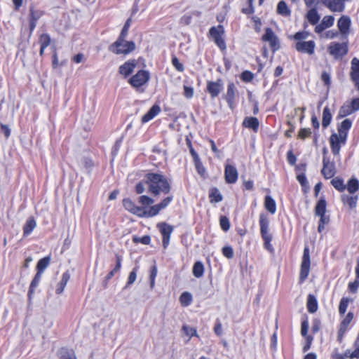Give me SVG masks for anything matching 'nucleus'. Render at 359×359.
<instances>
[{
	"label": "nucleus",
	"instance_id": "f257e3e1",
	"mask_svg": "<svg viewBox=\"0 0 359 359\" xmlns=\"http://www.w3.org/2000/svg\"><path fill=\"white\" fill-rule=\"evenodd\" d=\"M145 184L149 186V191L153 195L167 194L170 192V182L163 175L160 173H148L145 176Z\"/></svg>",
	"mask_w": 359,
	"mask_h": 359
},
{
	"label": "nucleus",
	"instance_id": "f03ea898",
	"mask_svg": "<svg viewBox=\"0 0 359 359\" xmlns=\"http://www.w3.org/2000/svg\"><path fill=\"white\" fill-rule=\"evenodd\" d=\"M124 37L118 39L109 46V50L116 55H127L135 50V44L133 41H128Z\"/></svg>",
	"mask_w": 359,
	"mask_h": 359
},
{
	"label": "nucleus",
	"instance_id": "7ed1b4c3",
	"mask_svg": "<svg viewBox=\"0 0 359 359\" xmlns=\"http://www.w3.org/2000/svg\"><path fill=\"white\" fill-rule=\"evenodd\" d=\"M123 205L124 208L130 213L139 217H149L147 215L148 209L144 207H139L130 198H125L123 200Z\"/></svg>",
	"mask_w": 359,
	"mask_h": 359
},
{
	"label": "nucleus",
	"instance_id": "20e7f679",
	"mask_svg": "<svg viewBox=\"0 0 359 359\" xmlns=\"http://www.w3.org/2000/svg\"><path fill=\"white\" fill-rule=\"evenodd\" d=\"M347 137L344 135L334 133L330 136L331 149L334 155H339L341 145L345 144Z\"/></svg>",
	"mask_w": 359,
	"mask_h": 359
},
{
	"label": "nucleus",
	"instance_id": "39448f33",
	"mask_svg": "<svg viewBox=\"0 0 359 359\" xmlns=\"http://www.w3.org/2000/svg\"><path fill=\"white\" fill-rule=\"evenodd\" d=\"M310 255L308 248L304 250V255L301 264V270L299 274V280L301 283L304 282L308 277L310 271Z\"/></svg>",
	"mask_w": 359,
	"mask_h": 359
},
{
	"label": "nucleus",
	"instance_id": "423d86ee",
	"mask_svg": "<svg viewBox=\"0 0 359 359\" xmlns=\"http://www.w3.org/2000/svg\"><path fill=\"white\" fill-rule=\"evenodd\" d=\"M327 49L330 54L336 58L343 57L348 52L346 43L332 42Z\"/></svg>",
	"mask_w": 359,
	"mask_h": 359
},
{
	"label": "nucleus",
	"instance_id": "0eeeda50",
	"mask_svg": "<svg viewBox=\"0 0 359 359\" xmlns=\"http://www.w3.org/2000/svg\"><path fill=\"white\" fill-rule=\"evenodd\" d=\"M210 34L213 38L215 43L219 47L220 49L224 50L226 48V44L223 39V34L224 33V27L222 25L217 27H212L210 29Z\"/></svg>",
	"mask_w": 359,
	"mask_h": 359
},
{
	"label": "nucleus",
	"instance_id": "6e6552de",
	"mask_svg": "<svg viewBox=\"0 0 359 359\" xmlns=\"http://www.w3.org/2000/svg\"><path fill=\"white\" fill-rule=\"evenodd\" d=\"M149 77L150 75L147 71L140 70L130 79L129 83L135 88L140 87L149 81Z\"/></svg>",
	"mask_w": 359,
	"mask_h": 359
},
{
	"label": "nucleus",
	"instance_id": "1a4fd4ad",
	"mask_svg": "<svg viewBox=\"0 0 359 359\" xmlns=\"http://www.w3.org/2000/svg\"><path fill=\"white\" fill-rule=\"evenodd\" d=\"M262 40L269 43L273 52L280 47L278 39L271 28L266 29L265 34L262 36Z\"/></svg>",
	"mask_w": 359,
	"mask_h": 359
},
{
	"label": "nucleus",
	"instance_id": "9d476101",
	"mask_svg": "<svg viewBox=\"0 0 359 359\" xmlns=\"http://www.w3.org/2000/svg\"><path fill=\"white\" fill-rule=\"evenodd\" d=\"M157 227L163 236V248H166L169 245L170 235L173 231V227L171 225L168 224L165 222L158 224Z\"/></svg>",
	"mask_w": 359,
	"mask_h": 359
},
{
	"label": "nucleus",
	"instance_id": "9b49d317",
	"mask_svg": "<svg viewBox=\"0 0 359 359\" xmlns=\"http://www.w3.org/2000/svg\"><path fill=\"white\" fill-rule=\"evenodd\" d=\"M172 200L173 197L170 196L162 200L161 203L149 208V213L147 214L149 217H152L157 215L161 210L165 209L167 206H168Z\"/></svg>",
	"mask_w": 359,
	"mask_h": 359
},
{
	"label": "nucleus",
	"instance_id": "f8f14e48",
	"mask_svg": "<svg viewBox=\"0 0 359 359\" xmlns=\"http://www.w3.org/2000/svg\"><path fill=\"white\" fill-rule=\"evenodd\" d=\"M295 48L297 51L312 55L314 53L316 43L313 41H298Z\"/></svg>",
	"mask_w": 359,
	"mask_h": 359
},
{
	"label": "nucleus",
	"instance_id": "ddd939ff",
	"mask_svg": "<svg viewBox=\"0 0 359 359\" xmlns=\"http://www.w3.org/2000/svg\"><path fill=\"white\" fill-rule=\"evenodd\" d=\"M238 177L237 169L232 165L226 164L224 170L225 180L229 184H234Z\"/></svg>",
	"mask_w": 359,
	"mask_h": 359
},
{
	"label": "nucleus",
	"instance_id": "4468645a",
	"mask_svg": "<svg viewBox=\"0 0 359 359\" xmlns=\"http://www.w3.org/2000/svg\"><path fill=\"white\" fill-rule=\"evenodd\" d=\"M323 167L322 169V174L326 179L332 178L336 173L335 165L334 163L330 162L325 157L323 160Z\"/></svg>",
	"mask_w": 359,
	"mask_h": 359
},
{
	"label": "nucleus",
	"instance_id": "2eb2a0df",
	"mask_svg": "<svg viewBox=\"0 0 359 359\" xmlns=\"http://www.w3.org/2000/svg\"><path fill=\"white\" fill-rule=\"evenodd\" d=\"M321 2L332 12H342L344 9L342 0H321Z\"/></svg>",
	"mask_w": 359,
	"mask_h": 359
},
{
	"label": "nucleus",
	"instance_id": "dca6fc26",
	"mask_svg": "<svg viewBox=\"0 0 359 359\" xmlns=\"http://www.w3.org/2000/svg\"><path fill=\"white\" fill-rule=\"evenodd\" d=\"M222 89L223 84L221 80H218L217 81H208L207 83V90L212 97H217Z\"/></svg>",
	"mask_w": 359,
	"mask_h": 359
},
{
	"label": "nucleus",
	"instance_id": "f3484780",
	"mask_svg": "<svg viewBox=\"0 0 359 359\" xmlns=\"http://www.w3.org/2000/svg\"><path fill=\"white\" fill-rule=\"evenodd\" d=\"M351 19L348 16H341L338 22L337 27L341 35L346 36L349 33Z\"/></svg>",
	"mask_w": 359,
	"mask_h": 359
},
{
	"label": "nucleus",
	"instance_id": "a211bd4d",
	"mask_svg": "<svg viewBox=\"0 0 359 359\" xmlns=\"http://www.w3.org/2000/svg\"><path fill=\"white\" fill-rule=\"evenodd\" d=\"M136 65L135 60H130L119 67L118 72L121 75L128 76L133 72Z\"/></svg>",
	"mask_w": 359,
	"mask_h": 359
},
{
	"label": "nucleus",
	"instance_id": "6ab92c4d",
	"mask_svg": "<svg viewBox=\"0 0 359 359\" xmlns=\"http://www.w3.org/2000/svg\"><path fill=\"white\" fill-rule=\"evenodd\" d=\"M353 314L351 312H349L346 316L344 318V319L342 320V322L340 324L339 329L338 331V339L339 340H341L344 333L347 330L349 324L351 323V320H353Z\"/></svg>",
	"mask_w": 359,
	"mask_h": 359
},
{
	"label": "nucleus",
	"instance_id": "aec40b11",
	"mask_svg": "<svg viewBox=\"0 0 359 359\" xmlns=\"http://www.w3.org/2000/svg\"><path fill=\"white\" fill-rule=\"evenodd\" d=\"M259 226L262 236L271 235L269 231V219L266 214L261 213L259 215Z\"/></svg>",
	"mask_w": 359,
	"mask_h": 359
},
{
	"label": "nucleus",
	"instance_id": "412c9836",
	"mask_svg": "<svg viewBox=\"0 0 359 359\" xmlns=\"http://www.w3.org/2000/svg\"><path fill=\"white\" fill-rule=\"evenodd\" d=\"M41 275L42 274H41L40 273H36V274L35 275L34 279L32 280V281L30 284L28 294H27L29 304H32V300L33 298V295L34 294V290L36 288V287L39 285V284L41 281Z\"/></svg>",
	"mask_w": 359,
	"mask_h": 359
},
{
	"label": "nucleus",
	"instance_id": "4be33fe9",
	"mask_svg": "<svg viewBox=\"0 0 359 359\" xmlns=\"http://www.w3.org/2000/svg\"><path fill=\"white\" fill-rule=\"evenodd\" d=\"M236 96L235 86L231 83L228 85L226 94L225 95L226 101L227 102L229 107L231 109L234 107V99Z\"/></svg>",
	"mask_w": 359,
	"mask_h": 359
},
{
	"label": "nucleus",
	"instance_id": "5701e85b",
	"mask_svg": "<svg viewBox=\"0 0 359 359\" xmlns=\"http://www.w3.org/2000/svg\"><path fill=\"white\" fill-rule=\"evenodd\" d=\"M161 111V108L158 105L154 104L151 107V108L149 110L147 113H146L142 118V123H146L156 117Z\"/></svg>",
	"mask_w": 359,
	"mask_h": 359
},
{
	"label": "nucleus",
	"instance_id": "b1692460",
	"mask_svg": "<svg viewBox=\"0 0 359 359\" xmlns=\"http://www.w3.org/2000/svg\"><path fill=\"white\" fill-rule=\"evenodd\" d=\"M36 222L33 217H29L24 226H23V235L24 236H29L32 231L36 228Z\"/></svg>",
	"mask_w": 359,
	"mask_h": 359
},
{
	"label": "nucleus",
	"instance_id": "393cba45",
	"mask_svg": "<svg viewBox=\"0 0 359 359\" xmlns=\"http://www.w3.org/2000/svg\"><path fill=\"white\" fill-rule=\"evenodd\" d=\"M70 278V274L68 271L63 273L60 281L57 283L55 292L60 294L63 292Z\"/></svg>",
	"mask_w": 359,
	"mask_h": 359
},
{
	"label": "nucleus",
	"instance_id": "a878e982",
	"mask_svg": "<svg viewBox=\"0 0 359 359\" xmlns=\"http://www.w3.org/2000/svg\"><path fill=\"white\" fill-rule=\"evenodd\" d=\"M351 78L354 82H359V60L356 57L351 60Z\"/></svg>",
	"mask_w": 359,
	"mask_h": 359
},
{
	"label": "nucleus",
	"instance_id": "bb28decb",
	"mask_svg": "<svg viewBox=\"0 0 359 359\" xmlns=\"http://www.w3.org/2000/svg\"><path fill=\"white\" fill-rule=\"evenodd\" d=\"M243 124L245 127L252 129L256 132L258 130L259 123L255 117H246L243 120Z\"/></svg>",
	"mask_w": 359,
	"mask_h": 359
},
{
	"label": "nucleus",
	"instance_id": "cd10ccee",
	"mask_svg": "<svg viewBox=\"0 0 359 359\" xmlns=\"http://www.w3.org/2000/svg\"><path fill=\"white\" fill-rule=\"evenodd\" d=\"M341 201L344 204L348 205L350 208H353L357 205L358 196H349L347 194H342L341 196Z\"/></svg>",
	"mask_w": 359,
	"mask_h": 359
},
{
	"label": "nucleus",
	"instance_id": "c85d7f7f",
	"mask_svg": "<svg viewBox=\"0 0 359 359\" xmlns=\"http://www.w3.org/2000/svg\"><path fill=\"white\" fill-rule=\"evenodd\" d=\"M57 354L61 359H77L76 355L72 349L61 348L58 351Z\"/></svg>",
	"mask_w": 359,
	"mask_h": 359
},
{
	"label": "nucleus",
	"instance_id": "c756f323",
	"mask_svg": "<svg viewBox=\"0 0 359 359\" xmlns=\"http://www.w3.org/2000/svg\"><path fill=\"white\" fill-rule=\"evenodd\" d=\"M307 309L311 313H315L318 309V303L316 297L309 294L307 297Z\"/></svg>",
	"mask_w": 359,
	"mask_h": 359
},
{
	"label": "nucleus",
	"instance_id": "7c9ffc66",
	"mask_svg": "<svg viewBox=\"0 0 359 359\" xmlns=\"http://www.w3.org/2000/svg\"><path fill=\"white\" fill-rule=\"evenodd\" d=\"M306 18L309 23L313 25H316L318 22L320 15L316 8H312L307 12Z\"/></svg>",
	"mask_w": 359,
	"mask_h": 359
},
{
	"label": "nucleus",
	"instance_id": "2f4dec72",
	"mask_svg": "<svg viewBox=\"0 0 359 359\" xmlns=\"http://www.w3.org/2000/svg\"><path fill=\"white\" fill-rule=\"evenodd\" d=\"M352 126V121L348 119H344L338 126V133L347 137V134Z\"/></svg>",
	"mask_w": 359,
	"mask_h": 359
},
{
	"label": "nucleus",
	"instance_id": "473e14b6",
	"mask_svg": "<svg viewBox=\"0 0 359 359\" xmlns=\"http://www.w3.org/2000/svg\"><path fill=\"white\" fill-rule=\"evenodd\" d=\"M264 206L265 208L271 214H274L276 211V202L270 196H266Z\"/></svg>",
	"mask_w": 359,
	"mask_h": 359
},
{
	"label": "nucleus",
	"instance_id": "72a5a7b5",
	"mask_svg": "<svg viewBox=\"0 0 359 359\" xmlns=\"http://www.w3.org/2000/svg\"><path fill=\"white\" fill-rule=\"evenodd\" d=\"M332 114L328 107H325L323 111L322 125L323 128H327L331 123Z\"/></svg>",
	"mask_w": 359,
	"mask_h": 359
},
{
	"label": "nucleus",
	"instance_id": "f704fd0d",
	"mask_svg": "<svg viewBox=\"0 0 359 359\" xmlns=\"http://www.w3.org/2000/svg\"><path fill=\"white\" fill-rule=\"evenodd\" d=\"M326 201L324 198H320L317 203L315 208V214L316 215H325L326 212Z\"/></svg>",
	"mask_w": 359,
	"mask_h": 359
},
{
	"label": "nucleus",
	"instance_id": "c9c22d12",
	"mask_svg": "<svg viewBox=\"0 0 359 359\" xmlns=\"http://www.w3.org/2000/svg\"><path fill=\"white\" fill-rule=\"evenodd\" d=\"M346 189L350 194H354L359 189V182L355 178H351L348 180Z\"/></svg>",
	"mask_w": 359,
	"mask_h": 359
},
{
	"label": "nucleus",
	"instance_id": "e433bc0d",
	"mask_svg": "<svg viewBox=\"0 0 359 359\" xmlns=\"http://www.w3.org/2000/svg\"><path fill=\"white\" fill-rule=\"evenodd\" d=\"M209 198L211 203H218L222 200V196L219 191L216 189H212L209 193Z\"/></svg>",
	"mask_w": 359,
	"mask_h": 359
},
{
	"label": "nucleus",
	"instance_id": "4c0bfd02",
	"mask_svg": "<svg viewBox=\"0 0 359 359\" xmlns=\"http://www.w3.org/2000/svg\"><path fill=\"white\" fill-rule=\"evenodd\" d=\"M204 273V266L201 262H196L193 266V274L196 278H201Z\"/></svg>",
	"mask_w": 359,
	"mask_h": 359
},
{
	"label": "nucleus",
	"instance_id": "58836bf2",
	"mask_svg": "<svg viewBox=\"0 0 359 359\" xmlns=\"http://www.w3.org/2000/svg\"><path fill=\"white\" fill-rule=\"evenodd\" d=\"M332 185L339 191H344L346 189V185L344 180L340 177H334L331 180Z\"/></svg>",
	"mask_w": 359,
	"mask_h": 359
},
{
	"label": "nucleus",
	"instance_id": "ea45409f",
	"mask_svg": "<svg viewBox=\"0 0 359 359\" xmlns=\"http://www.w3.org/2000/svg\"><path fill=\"white\" fill-rule=\"evenodd\" d=\"M354 112V110L352 109L351 105L349 102H346L339 109V116L341 117H345L348 115L351 114Z\"/></svg>",
	"mask_w": 359,
	"mask_h": 359
},
{
	"label": "nucleus",
	"instance_id": "a19ab883",
	"mask_svg": "<svg viewBox=\"0 0 359 359\" xmlns=\"http://www.w3.org/2000/svg\"><path fill=\"white\" fill-rule=\"evenodd\" d=\"M180 302L183 306H188L192 302V295L188 292H184L180 295Z\"/></svg>",
	"mask_w": 359,
	"mask_h": 359
},
{
	"label": "nucleus",
	"instance_id": "79ce46f5",
	"mask_svg": "<svg viewBox=\"0 0 359 359\" xmlns=\"http://www.w3.org/2000/svg\"><path fill=\"white\" fill-rule=\"evenodd\" d=\"M182 331L184 332V334L189 337L188 341L191 339L192 337H198V334L197 333V330L196 328L190 327L187 325H184L182 326Z\"/></svg>",
	"mask_w": 359,
	"mask_h": 359
},
{
	"label": "nucleus",
	"instance_id": "37998d69",
	"mask_svg": "<svg viewBox=\"0 0 359 359\" xmlns=\"http://www.w3.org/2000/svg\"><path fill=\"white\" fill-rule=\"evenodd\" d=\"M50 263V258L48 257H46L44 258L41 259L37 264V273H40L42 274V273L44 271V270L48 267Z\"/></svg>",
	"mask_w": 359,
	"mask_h": 359
},
{
	"label": "nucleus",
	"instance_id": "c03bdc74",
	"mask_svg": "<svg viewBox=\"0 0 359 359\" xmlns=\"http://www.w3.org/2000/svg\"><path fill=\"white\" fill-rule=\"evenodd\" d=\"M277 12L283 15L287 16L290 15V11L289 10L285 1H281L278 3L277 6Z\"/></svg>",
	"mask_w": 359,
	"mask_h": 359
},
{
	"label": "nucleus",
	"instance_id": "a18cd8bd",
	"mask_svg": "<svg viewBox=\"0 0 359 359\" xmlns=\"http://www.w3.org/2000/svg\"><path fill=\"white\" fill-rule=\"evenodd\" d=\"M138 202L141 204L140 207H144L146 209H148L147 207L153 204L154 201L147 196L142 195L139 197Z\"/></svg>",
	"mask_w": 359,
	"mask_h": 359
},
{
	"label": "nucleus",
	"instance_id": "49530a36",
	"mask_svg": "<svg viewBox=\"0 0 359 359\" xmlns=\"http://www.w3.org/2000/svg\"><path fill=\"white\" fill-rule=\"evenodd\" d=\"M355 349L353 351L346 350L344 353V357L346 359L359 358V345H355Z\"/></svg>",
	"mask_w": 359,
	"mask_h": 359
},
{
	"label": "nucleus",
	"instance_id": "de8ad7c7",
	"mask_svg": "<svg viewBox=\"0 0 359 359\" xmlns=\"http://www.w3.org/2000/svg\"><path fill=\"white\" fill-rule=\"evenodd\" d=\"M320 217L319 220V224L318 227V232H322L324 229L325 226L327 224L330 222V217L328 215H318Z\"/></svg>",
	"mask_w": 359,
	"mask_h": 359
},
{
	"label": "nucleus",
	"instance_id": "09e8293b",
	"mask_svg": "<svg viewBox=\"0 0 359 359\" xmlns=\"http://www.w3.org/2000/svg\"><path fill=\"white\" fill-rule=\"evenodd\" d=\"M350 302L351 299L348 297H343L341 299L339 306V312L340 314H344L346 313L348 305Z\"/></svg>",
	"mask_w": 359,
	"mask_h": 359
},
{
	"label": "nucleus",
	"instance_id": "8fccbe9b",
	"mask_svg": "<svg viewBox=\"0 0 359 359\" xmlns=\"http://www.w3.org/2000/svg\"><path fill=\"white\" fill-rule=\"evenodd\" d=\"M334 22V18L332 15H325L323 17L321 23L324 25V27L330 28Z\"/></svg>",
	"mask_w": 359,
	"mask_h": 359
},
{
	"label": "nucleus",
	"instance_id": "3c124183",
	"mask_svg": "<svg viewBox=\"0 0 359 359\" xmlns=\"http://www.w3.org/2000/svg\"><path fill=\"white\" fill-rule=\"evenodd\" d=\"M264 243V248L266 249L269 252H273V248L272 245L271 244V241L272 240V236L271 235H266V236H262Z\"/></svg>",
	"mask_w": 359,
	"mask_h": 359
},
{
	"label": "nucleus",
	"instance_id": "603ef678",
	"mask_svg": "<svg viewBox=\"0 0 359 359\" xmlns=\"http://www.w3.org/2000/svg\"><path fill=\"white\" fill-rule=\"evenodd\" d=\"M121 267V258L120 256H116V264L115 268L111 271L107 276V279L111 278L116 272H117Z\"/></svg>",
	"mask_w": 359,
	"mask_h": 359
},
{
	"label": "nucleus",
	"instance_id": "864d4df0",
	"mask_svg": "<svg viewBox=\"0 0 359 359\" xmlns=\"http://www.w3.org/2000/svg\"><path fill=\"white\" fill-rule=\"evenodd\" d=\"M194 165H195V167H196V169L198 172V173L203 177H205V168H204V166L202 164V162L201 161V160H196V161H194Z\"/></svg>",
	"mask_w": 359,
	"mask_h": 359
},
{
	"label": "nucleus",
	"instance_id": "5fc2aeb1",
	"mask_svg": "<svg viewBox=\"0 0 359 359\" xmlns=\"http://www.w3.org/2000/svg\"><path fill=\"white\" fill-rule=\"evenodd\" d=\"M39 43L43 48H46L50 45V38L48 34H43L39 39Z\"/></svg>",
	"mask_w": 359,
	"mask_h": 359
},
{
	"label": "nucleus",
	"instance_id": "6e6d98bb",
	"mask_svg": "<svg viewBox=\"0 0 359 359\" xmlns=\"http://www.w3.org/2000/svg\"><path fill=\"white\" fill-rule=\"evenodd\" d=\"M133 241L134 243H140L144 245H148V244H149V243L151 241V238L149 236H144L142 237L135 236L133 238Z\"/></svg>",
	"mask_w": 359,
	"mask_h": 359
},
{
	"label": "nucleus",
	"instance_id": "4d7b16f0",
	"mask_svg": "<svg viewBox=\"0 0 359 359\" xmlns=\"http://www.w3.org/2000/svg\"><path fill=\"white\" fill-rule=\"evenodd\" d=\"M219 223H220L221 228L224 231H227L229 229L230 222H229V219L226 217H225V216L221 217L220 219H219Z\"/></svg>",
	"mask_w": 359,
	"mask_h": 359
},
{
	"label": "nucleus",
	"instance_id": "13d9d810",
	"mask_svg": "<svg viewBox=\"0 0 359 359\" xmlns=\"http://www.w3.org/2000/svg\"><path fill=\"white\" fill-rule=\"evenodd\" d=\"M222 255L228 259L233 258L234 255L233 250L230 246H225L222 248Z\"/></svg>",
	"mask_w": 359,
	"mask_h": 359
},
{
	"label": "nucleus",
	"instance_id": "bf43d9fd",
	"mask_svg": "<svg viewBox=\"0 0 359 359\" xmlns=\"http://www.w3.org/2000/svg\"><path fill=\"white\" fill-rule=\"evenodd\" d=\"M311 134V130L310 128H302L299 130L298 133V137L302 140L306 139L309 137Z\"/></svg>",
	"mask_w": 359,
	"mask_h": 359
},
{
	"label": "nucleus",
	"instance_id": "052dcab7",
	"mask_svg": "<svg viewBox=\"0 0 359 359\" xmlns=\"http://www.w3.org/2000/svg\"><path fill=\"white\" fill-rule=\"evenodd\" d=\"M309 35V33L308 32H298L294 35V39L298 41H303L302 40L307 39Z\"/></svg>",
	"mask_w": 359,
	"mask_h": 359
},
{
	"label": "nucleus",
	"instance_id": "680f3d73",
	"mask_svg": "<svg viewBox=\"0 0 359 359\" xmlns=\"http://www.w3.org/2000/svg\"><path fill=\"white\" fill-rule=\"evenodd\" d=\"M130 26V19H128L127 21L126 22L118 37L126 38L128 34Z\"/></svg>",
	"mask_w": 359,
	"mask_h": 359
},
{
	"label": "nucleus",
	"instance_id": "e2e57ef3",
	"mask_svg": "<svg viewBox=\"0 0 359 359\" xmlns=\"http://www.w3.org/2000/svg\"><path fill=\"white\" fill-rule=\"evenodd\" d=\"M137 278V269L136 268L133 269V270L130 273L128 282H127V286L130 285L135 281Z\"/></svg>",
	"mask_w": 359,
	"mask_h": 359
},
{
	"label": "nucleus",
	"instance_id": "0e129e2a",
	"mask_svg": "<svg viewBox=\"0 0 359 359\" xmlns=\"http://www.w3.org/2000/svg\"><path fill=\"white\" fill-rule=\"evenodd\" d=\"M172 65L175 67V68L179 71V72H183L184 71V66L179 61V60L177 57H173L172 60Z\"/></svg>",
	"mask_w": 359,
	"mask_h": 359
},
{
	"label": "nucleus",
	"instance_id": "69168bd1",
	"mask_svg": "<svg viewBox=\"0 0 359 359\" xmlns=\"http://www.w3.org/2000/svg\"><path fill=\"white\" fill-rule=\"evenodd\" d=\"M184 95L188 99L191 98L194 95V88L191 86H184Z\"/></svg>",
	"mask_w": 359,
	"mask_h": 359
},
{
	"label": "nucleus",
	"instance_id": "338daca9",
	"mask_svg": "<svg viewBox=\"0 0 359 359\" xmlns=\"http://www.w3.org/2000/svg\"><path fill=\"white\" fill-rule=\"evenodd\" d=\"M338 34H339V33L337 31L329 30V31L326 32L322 36L325 39H332L336 38L338 36Z\"/></svg>",
	"mask_w": 359,
	"mask_h": 359
},
{
	"label": "nucleus",
	"instance_id": "774afa93",
	"mask_svg": "<svg viewBox=\"0 0 359 359\" xmlns=\"http://www.w3.org/2000/svg\"><path fill=\"white\" fill-rule=\"evenodd\" d=\"M358 287H359V280H355L354 282L349 283V284H348V289L353 293H355L358 291Z\"/></svg>",
	"mask_w": 359,
	"mask_h": 359
}]
</instances>
